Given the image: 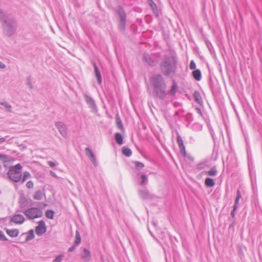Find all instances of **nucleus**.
Masks as SVG:
<instances>
[{
  "mask_svg": "<svg viewBox=\"0 0 262 262\" xmlns=\"http://www.w3.org/2000/svg\"><path fill=\"white\" fill-rule=\"evenodd\" d=\"M150 83L153 88L152 95L154 97L164 100L168 95L166 82L161 74H157L150 78Z\"/></svg>",
  "mask_w": 262,
  "mask_h": 262,
  "instance_id": "obj_1",
  "label": "nucleus"
},
{
  "mask_svg": "<svg viewBox=\"0 0 262 262\" xmlns=\"http://www.w3.org/2000/svg\"><path fill=\"white\" fill-rule=\"evenodd\" d=\"M161 72L166 76L174 74L177 70V61L173 56L166 57L160 64Z\"/></svg>",
  "mask_w": 262,
  "mask_h": 262,
  "instance_id": "obj_2",
  "label": "nucleus"
},
{
  "mask_svg": "<svg viewBox=\"0 0 262 262\" xmlns=\"http://www.w3.org/2000/svg\"><path fill=\"white\" fill-rule=\"evenodd\" d=\"M16 21L12 17L8 18L2 23L4 34L8 36H11L15 34L16 29Z\"/></svg>",
  "mask_w": 262,
  "mask_h": 262,
  "instance_id": "obj_3",
  "label": "nucleus"
},
{
  "mask_svg": "<svg viewBox=\"0 0 262 262\" xmlns=\"http://www.w3.org/2000/svg\"><path fill=\"white\" fill-rule=\"evenodd\" d=\"M21 169L22 166L19 163L11 167L8 172V177L15 182H19L21 177Z\"/></svg>",
  "mask_w": 262,
  "mask_h": 262,
  "instance_id": "obj_4",
  "label": "nucleus"
},
{
  "mask_svg": "<svg viewBox=\"0 0 262 262\" xmlns=\"http://www.w3.org/2000/svg\"><path fill=\"white\" fill-rule=\"evenodd\" d=\"M24 214L29 220H33L42 216L43 212L41 209L37 207H31L24 212Z\"/></svg>",
  "mask_w": 262,
  "mask_h": 262,
  "instance_id": "obj_5",
  "label": "nucleus"
},
{
  "mask_svg": "<svg viewBox=\"0 0 262 262\" xmlns=\"http://www.w3.org/2000/svg\"><path fill=\"white\" fill-rule=\"evenodd\" d=\"M117 13L119 16V20L118 24L119 29L121 31L125 30L126 25V14L123 9L119 6L117 9Z\"/></svg>",
  "mask_w": 262,
  "mask_h": 262,
  "instance_id": "obj_6",
  "label": "nucleus"
},
{
  "mask_svg": "<svg viewBox=\"0 0 262 262\" xmlns=\"http://www.w3.org/2000/svg\"><path fill=\"white\" fill-rule=\"evenodd\" d=\"M47 231V227L43 221L41 220L38 222V225L35 227V231L38 236H41Z\"/></svg>",
  "mask_w": 262,
  "mask_h": 262,
  "instance_id": "obj_7",
  "label": "nucleus"
},
{
  "mask_svg": "<svg viewBox=\"0 0 262 262\" xmlns=\"http://www.w3.org/2000/svg\"><path fill=\"white\" fill-rule=\"evenodd\" d=\"M25 220L24 216L22 214H14L10 216V222L15 224H21Z\"/></svg>",
  "mask_w": 262,
  "mask_h": 262,
  "instance_id": "obj_8",
  "label": "nucleus"
},
{
  "mask_svg": "<svg viewBox=\"0 0 262 262\" xmlns=\"http://www.w3.org/2000/svg\"><path fill=\"white\" fill-rule=\"evenodd\" d=\"M55 126L58 128L60 134L64 138L67 136V127L66 125L61 122H57L55 123Z\"/></svg>",
  "mask_w": 262,
  "mask_h": 262,
  "instance_id": "obj_9",
  "label": "nucleus"
},
{
  "mask_svg": "<svg viewBox=\"0 0 262 262\" xmlns=\"http://www.w3.org/2000/svg\"><path fill=\"white\" fill-rule=\"evenodd\" d=\"M80 256L84 261H89L91 259V252L86 248H83L80 254Z\"/></svg>",
  "mask_w": 262,
  "mask_h": 262,
  "instance_id": "obj_10",
  "label": "nucleus"
},
{
  "mask_svg": "<svg viewBox=\"0 0 262 262\" xmlns=\"http://www.w3.org/2000/svg\"><path fill=\"white\" fill-rule=\"evenodd\" d=\"M138 193L140 196L143 200H147L152 198V195L150 194L146 189H139L138 190Z\"/></svg>",
  "mask_w": 262,
  "mask_h": 262,
  "instance_id": "obj_11",
  "label": "nucleus"
},
{
  "mask_svg": "<svg viewBox=\"0 0 262 262\" xmlns=\"http://www.w3.org/2000/svg\"><path fill=\"white\" fill-rule=\"evenodd\" d=\"M85 151L86 155L89 157L91 161L94 164V165H97L95 156L92 151V150L88 147L85 148Z\"/></svg>",
  "mask_w": 262,
  "mask_h": 262,
  "instance_id": "obj_12",
  "label": "nucleus"
},
{
  "mask_svg": "<svg viewBox=\"0 0 262 262\" xmlns=\"http://www.w3.org/2000/svg\"><path fill=\"white\" fill-rule=\"evenodd\" d=\"M144 60L146 62L149 66H154L156 64L157 62L149 55L144 53L143 55Z\"/></svg>",
  "mask_w": 262,
  "mask_h": 262,
  "instance_id": "obj_13",
  "label": "nucleus"
},
{
  "mask_svg": "<svg viewBox=\"0 0 262 262\" xmlns=\"http://www.w3.org/2000/svg\"><path fill=\"white\" fill-rule=\"evenodd\" d=\"M85 100L86 103L89 104L90 107L94 110H96V106L93 99L87 95H84Z\"/></svg>",
  "mask_w": 262,
  "mask_h": 262,
  "instance_id": "obj_14",
  "label": "nucleus"
},
{
  "mask_svg": "<svg viewBox=\"0 0 262 262\" xmlns=\"http://www.w3.org/2000/svg\"><path fill=\"white\" fill-rule=\"evenodd\" d=\"M94 72H95V76L97 78L98 83L100 84L101 83V81H102L101 73L99 70L98 67L97 66V65L95 63H94Z\"/></svg>",
  "mask_w": 262,
  "mask_h": 262,
  "instance_id": "obj_15",
  "label": "nucleus"
},
{
  "mask_svg": "<svg viewBox=\"0 0 262 262\" xmlns=\"http://www.w3.org/2000/svg\"><path fill=\"white\" fill-rule=\"evenodd\" d=\"M177 143L179 145L181 153H184V154L185 155V147L183 144V140L180 135H178L177 137Z\"/></svg>",
  "mask_w": 262,
  "mask_h": 262,
  "instance_id": "obj_16",
  "label": "nucleus"
},
{
  "mask_svg": "<svg viewBox=\"0 0 262 262\" xmlns=\"http://www.w3.org/2000/svg\"><path fill=\"white\" fill-rule=\"evenodd\" d=\"M178 89V85L177 82L175 81H172V84L170 87V89L168 91H167L168 94H170L171 95L174 96Z\"/></svg>",
  "mask_w": 262,
  "mask_h": 262,
  "instance_id": "obj_17",
  "label": "nucleus"
},
{
  "mask_svg": "<svg viewBox=\"0 0 262 262\" xmlns=\"http://www.w3.org/2000/svg\"><path fill=\"white\" fill-rule=\"evenodd\" d=\"M12 17V16L4 12L3 10L0 9V20L2 21V23H4V20Z\"/></svg>",
  "mask_w": 262,
  "mask_h": 262,
  "instance_id": "obj_18",
  "label": "nucleus"
},
{
  "mask_svg": "<svg viewBox=\"0 0 262 262\" xmlns=\"http://www.w3.org/2000/svg\"><path fill=\"white\" fill-rule=\"evenodd\" d=\"M19 203L21 208L26 207L28 205L27 199L24 195L20 196L19 198Z\"/></svg>",
  "mask_w": 262,
  "mask_h": 262,
  "instance_id": "obj_19",
  "label": "nucleus"
},
{
  "mask_svg": "<svg viewBox=\"0 0 262 262\" xmlns=\"http://www.w3.org/2000/svg\"><path fill=\"white\" fill-rule=\"evenodd\" d=\"M7 233L11 237H14L18 236L19 231L17 229H7Z\"/></svg>",
  "mask_w": 262,
  "mask_h": 262,
  "instance_id": "obj_20",
  "label": "nucleus"
},
{
  "mask_svg": "<svg viewBox=\"0 0 262 262\" xmlns=\"http://www.w3.org/2000/svg\"><path fill=\"white\" fill-rule=\"evenodd\" d=\"M204 172L206 174L210 176H215L217 174V171L215 166L211 167L209 170L206 171Z\"/></svg>",
  "mask_w": 262,
  "mask_h": 262,
  "instance_id": "obj_21",
  "label": "nucleus"
},
{
  "mask_svg": "<svg viewBox=\"0 0 262 262\" xmlns=\"http://www.w3.org/2000/svg\"><path fill=\"white\" fill-rule=\"evenodd\" d=\"M201 72L199 69L195 70L192 72V76L193 78L198 80L200 81L201 79Z\"/></svg>",
  "mask_w": 262,
  "mask_h": 262,
  "instance_id": "obj_22",
  "label": "nucleus"
},
{
  "mask_svg": "<svg viewBox=\"0 0 262 262\" xmlns=\"http://www.w3.org/2000/svg\"><path fill=\"white\" fill-rule=\"evenodd\" d=\"M116 121L117 127L123 131L124 130V127L122 123L121 119L118 114H117L116 116Z\"/></svg>",
  "mask_w": 262,
  "mask_h": 262,
  "instance_id": "obj_23",
  "label": "nucleus"
},
{
  "mask_svg": "<svg viewBox=\"0 0 262 262\" xmlns=\"http://www.w3.org/2000/svg\"><path fill=\"white\" fill-rule=\"evenodd\" d=\"M115 139L116 140V142L119 145H122L123 144V139L122 135L120 133H117L115 134Z\"/></svg>",
  "mask_w": 262,
  "mask_h": 262,
  "instance_id": "obj_24",
  "label": "nucleus"
},
{
  "mask_svg": "<svg viewBox=\"0 0 262 262\" xmlns=\"http://www.w3.org/2000/svg\"><path fill=\"white\" fill-rule=\"evenodd\" d=\"M205 184L208 187H212L215 185L214 180L210 178H207L205 181Z\"/></svg>",
  "mask_w": 262,
  "mask_h": 262,
  "instance_id": "obj_25",
  "label": "nucleus"
},
{
  "mask_svg": "<svg viewBox=\"0 0 262 262\" xmlns=\"http://www.w3.org/2000/svg\"><path fill=\"white\" fill-rule=\"evenodd\" d=\"M81 243V236L78 230L76 231L75 234V245L78 246Z\"/></svg>",
  "mask_w": 262,
  "mask_h": 262,
  "instance_id": "obj_26",
  "label": "nucleus"
},
{
  "mask_svg": "<svg viewBox=\"0 0 262 262\" xmlns=\"http://www.w3.org/2000/svg\"><path fill=\"white\" fill-rule=\"evenodd\" d=\"M10 157L4 154H0V161L4 163L10 162L11 161Z\"/></svg>",
  "mask_w": 262,
  "mask_h": 262,
  "instance_id": "obj_27",
  "label": "nucleus"
},
{
  "mask_svg": "<svg viewBox=\"0 0 262 262\" xmlns=\"http://www.w3.org/2000/svg\"><path fill=\"white\" fill-rule=\"evenodd\" d=\"M141 181L140 182V185H146L148 183V178L146 175L142 174L140 176Z\"/></svg>",
  "mask_w": 262,
  "mask_h": 262,
  "instance_id": "obj_28",
  "label": "nucleus"
},
{
  "mask_svg": "<svg viewBox=\"0 0 262 262\" xmlns=\"http://www.w3.org/2000/svg\"><path fill=\"white\" fill-rule=\"evenodd\" d=\"M122 152L124 156L127 157H130L132 154V151L129 148L125 147H123L122 148Z\"/></svg>",
  "mask_w": 262,
  "mask_h": 262,
  "instance_id": "obj_29",
  "label": "nucleus"
},
{
  "mask_svg": "<svg viewBox=\"0 0 262 262\" xmlns=\"http://www.w3.org/2000/svg\"><path fill=\"white\" fill-rule=\"evenodd\" d=\"M42 192L40 190H38L35 193V194L33 196V198L34 200L39 201L42 199Z\"/></svg>",
  "mask_w": 262,
  "mask_h": 262,
  "instance_id": "obj_30",
  "label": "nucleus"
},
{
  "mask_svg": "<svg viewBox=\"0 0 262 262\" xmlns=\"http://www.w3.org/2000/svg\"><path fill=\"white\" fill-rule=\"evenodd\" d=\"M54 212L52 210H47L45 213L46 217L50 219L54 218Z\"/></svg>",
  "mask_w": 262,
  "mask_h": 262,
  "instance_id": "obj_31",
  "label": "nucleus"
},
{
  "mask_svg": "<svg viewBox=\"0 0 262 262\" xmlns=\"http://www.w3.org/2000/svg\"><path fill=\"white\" fill-rule=\"evenodd\" d=\"M34 235L33 230H30L28 232V235L26 237V241H30V240L32 239L33 238H34Z\"/></svg>",
  "mask_w": 262,
  "mask_h": 262,
  "instance_id": "obj_32",
  "label": "nucleus"
},
{
  "mask_svg": "<svg viewBox=\"0 0 262 262\" xmlns=\"http://www.w3.org/2000/svg\"><path fill=\"white\" fill-rule=\"evenodd\" d=\"M0 104L5 106L8 110L9 112H11V105H10L9 103H8L7 102H1L0 103Z\"/></svg>",
  "mask_w": 262,
  "mask_h": 262,
  "instance_id": "obj_33",
  "label": "nucleus"
},
{
  "mask_svg": "<svg viewBox=\"0 0 262 262\" xmlns=\"http://www.w3.org/2000/svg\"><path fill=\"white\" fill-rule=\"evenodd\" d=\"M193 96L195 98L196 101L200 102V101H201V100H202L201 96L199 92H195L193 94Z\"/></svg>",
  "mask_w": 262,
  "mask_h": 262,
  "instance_id": "obj_34",
  "label": "nucleus"
},
{
  "mask_svg": "<svg viewBox=\"0 0 262 262\" xmlns=\"http://www.w3.org/2000/svg\"><path fill=\"white\" fill-rule=\"evenodd\" d=\"M31 176L30 173L28 171H25L24 173L23 179H22V183L24 182L26 179L28 178H30Z\"/></svg>",
  "mask_w": 262,
  "mask_h": 262,
  "instance_id": "obj_35",
  "label": "nucleus"
},
{
  "mask_svg": "<svg viewBox=\"0 0 262 262\" xmlns=\"http://www.w3.org/2000/svg\"><path fill=\"white\" fill-rule=\"evenodd\" d=\"M134 163H135V166L138 169H141L144 166V165L143 163H142L140 162H139V161H135L134 162Z\"/></svg>",
  "mask_w": 262,
  "mask_h": 262,
  "instance_id": "obj_36",
  "label": "nucleus"
},
{
  "mask_svg": "<svg viewBox=\"0 0 262 262\" xmlns=\"http://www.w3.org/2000/svg\"><path fill=\"white\" fill-rule=\"evenodd\" d=\"M63 255H59L54 259L52 262H61Z\"/></svg>",
  "mask_w": 262,
  "mask_h": 262,
  "instance_id": "obj_37",
  "label": "nucleus"
},
{
  "mask_svg": "<svg viewBox=\"0 0 262 262\" xmlns=\"http://www.w3.org/2000/svg\"><path fill=\"white\" fill-rule=\"evenodd\" d=\"M7 240H8V239L5 236L4 234L3 233V232L1 230H0V241H7Z\"/></svg>",
  "mask_w": 262,
  "mask_h": 262,
  "instance_id": "obj_38",
  "label": "nucleus"
},
{
  "mask_svg": "<svg viewBox=\"0 0 262 262\" xmlns=\"http://www.w3.org/2000/svg\"><path fill=\"white\" fill-rule=\"evenodd\" d=\"M205 166H206L205 163H199V164H198V165L196 166V168L198 169L201 170V169H204L205 168Z\"/></svg>",
  "mask_w": 262,
  "mask_h": 262,
  "instance_id": "obj_39",
  "label": "nucleus"
},
{
  "mask_svg": "<svg viewBox=\"0 0 262 262\" xmlns=\"http://www.w3.org/2000/svg\"><path fill=\"white\" fill-rule=\"evenodd\" d=\"M189 68L191 70H194L196 68L195 63L193 60L190 61Z\"/></svg>",
  "mask_w": 262,
  "mask_h": 262,
  "instance_id": "obj_40",
  "label": "nucleus"
},
{
  "mask_svg": "<svg viewBox=\"0 0 262 262\" xmlns=\"http://www.w3.org/2000/svg\"><path fill=\"white\" fill-rule=\"evenodd\" d=\"M33 183L31 181H28L26 184V186L29 189L33 188Z\"/></svg>",
  "mask_w": 262,
  "mask_h": 262,
  "instance_id": "obj_41",
  "label": "nucleus"
},
{
  "mask_svg": "<svg viewBox=\"0 0 262 262\" xmlns=\"http://www.w3.org/2000/svg\"><path fill=\"white\" fill-rule=\"evenodd\" d=\"M239 201V199L236 198L235 200L234 205V210H236V208H237V205L238 204Z\"/></svg>",
  "mask_w": 262,
  "mask_h": 262,
  "instance_id": "obj_42",
  "label": "nucleus"
},
{
  "mask_svg": "<svg viewBox=\"0 0 262 262\" xmlns=\"http://www.w3.org/2000/svg\"><path fill=\"white\" fill-rule=\"evenodd\" d=\"M8 137H9V136H7L5 137L1 138H0V144L3 143L4 142H5Z\"/></svg>",
  "mask_w": 262,
  "mask_h": 262,
  "instance_id": "obj_43",
  "label": "nucleus"
},
{
  "mask_svg": "<svg viewBox=\"0 0 262 262\" xmlns=\"http://www.w3.org/2000/svg\"><path fill=\"white\" fill-rule=\"evenodd\" d=\"M48 163L49 165H50L52 167H55L56 165V164L52 161H49Z\"/></svg>",
  "mask_w": 262,
  "mask_h": 262,
  "instance_id": "obj_44",
  "label": "nucleus"
},
{
  "mask_svg": "<svg viewBox=\"0 0 262 262\" xmlns=\"http://www.w3.org/2000/svg\"><path fill=\"white\" fill-rule=\"evenodd\" d=\"M75 246H76L75 245V246H73L70 247L68 249V251L70 252H71L73 251L74 250V249H75Z\"/></svg>",
  "mask_w": 262,
  "mask_h": 262,
  "instance_id": "obj_45",
  "label": "nucleus"
},
{
  "mask_svg": "<svg viewBox=\"0 0 262 262\" xmlns=\"http://www.w3.org/2000/svg\"><path fill=\"white\" fill-rule=\"evenodd\" d=\"M6 67V65L3 62L0 61V69H5Z\"/></svg>",
  "mask_w": 262,
  "mask_h": 262,
  "instance_id": "obj_46",
  "label": "nucleus"
},
{
  "mask_svg": "<svg viewBox=\"0 0 262 262\" xmlns=\"http://www.w3.org/2000/svg\"><path fill=\"white\" fill-rule=\"evenodd\" d=\"M150 6L153 9H154L155 8H156V5L153 1H151Z\"/></svg>",
  "mask_w": 262,
  "mask_h": 262,
  "instance_id": "obj_47",
  "label": "nucleus"
},
{
  "mask_svg": "<svg viewBox=\"0 0 262 262\" xmlns=\"http://www.w3.org/2000/svg\"><path fill=\"white\" fill-rule=\"evenodd\" d=\"M27 85L29 86L30 89H33V85H32V84L31 83V81L30 80H29L27 82Z\"/></svg>",
  "mask_w": 262,
  "mask_h": 262,
  "instance_id": "obj_48",
  "label": "nucleus"
},
{
  "mask_svg": "<svg viewBox=\"0 0 262 262\" xmlns=\"http://www.w3.org/2000/svg\"><path fill=\"white\" fill-rule=\"evenodd\" d=\"M242 198V195L239 192V190H237V196H236V198L237 199H239L240 200V199H241Z\"/></svg>",
  "mask_w": 262,
  "mask_h": 262,
  "instance_id": "obj_49",
  "label": "nucleus"
},
{
  "mask_svg": "<svg viewBox=\"0 0 262 262\" xmlns=\"http://www.w3.org/2000/svg\"><path fill=\"white\" fill-rule=\"evenodd\" d=\"M50 174H51L52 177H54V178H57V175L56 174V173H55L54 172H53V171H51L50 172Z\"/></svg>",
  "mask_w": 262,
  "mask_h": 262,
  "instance_id": "obj_50",
  "label": "nucleus"
},
{
  "mask_svg": "<svg viewBox=\"0 0 262 262\" xmlns=\"http://www.w3.org/2000/svg\"><path fill=\"white\" fill-rule=\"evenodd\" d=\"M235 210H234V209H233L231 213V216H232V217H234V216H235Z\"/></svg>",
  "mask_w": 262,
  "mask_h": 262,
  "instance_id": "obj_51",
  "label": "nucleus"
}]
</instances>
